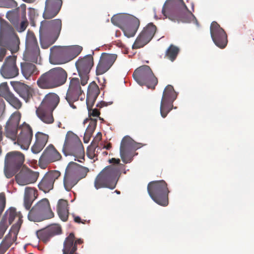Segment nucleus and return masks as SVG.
Returning a JSON list of instances; mask_svg holds the SVG:
<instances>
[{
    "label": "nucleus",
    "instance_id": "obj_1",
    "mask_svg": "<svg viewBox=\"0 0 254 254\" xmlns=\"http://www.w3.org/2000/svg\"><path fill=\"white\" fill-rule=\"evenodd\" d=\"M19 39L13 28L4 20L0 18V62L5 56L7 50L12 54L19 50Z\"/></svg>",
    "mask_w": 254,
    "mask_h": 254
},
{
    "label": "nucleus",
    "instance_id": "obj_2",
    "mask_svg": "<svg viewBox=\"0 0 254 254\" xmlns=\"http://www.w3.org/2000/svg\"><path fill=\"white\" fill-rule=\"evenodd\" d=\"M113 165L105 168L96 177L94 186L96 189L108 188L111 190L115 188L120 175V159L114 158L109 160Z\"/></svg>",
    "mask_w": 254,
    "mask_h": 254
},
{
    "label": "nucleus",
    "instance_id": "obj_3",
    "mask_svg": "<svg viewBox=\"0 0 254 254\" xmlns=\"http://www.w3.org/2000/svg\"><path fill=\"white\" fill-rule=\"evenodd\" d=\"M67 77V72L64 69L55 67L42 74L38 79L37 84L41 89H53L64 84Z\"/></svg>",
    "mask_w": 254,
    "mask_h": 254
},
{
    "label": "nucleus",
    "instance_id": "obj_4",
    "mask_svg": "<svg viewBox=\"0 0 254 254\" xmlns=\"http://www.w3.org/2000/svg\"><path fill=\"white\" fill-rule=\"evenodd\" d=\"M60 102L59 96L55 93L45 95L36 110L37 117L44 123L52 124L54 122L53 112Z\"/></svg>",
    "mask_w": 254,
    "mask_h": 254
},
{
    "label": "nucleus",
    "instance_id": "obj_5",
    "mask_svg": "<svg viewBox=\"0 0 254 254\" xmlns=\"http://www.w3.org/2000/svg\"><path fill=\"white\" fill-rule=\"evenodd\" d=\"M147 191L151 198L156 203L163 206L168 205V194L170 191L165 181L150 182L147 185Z\"/></svg>",
    "mask_w": 254,
    "mask_h": 254
},
{
    "label": "nucleus",
    "instance_id": "obj_6",
    "mask_svg": "<svg viewBox=\"0 0 254 254\" xmlns=\"http://www.w3.org/2000/svg\"><path fill=\"white\" fill-rule=\"evenodd\" d=\"M62 151L65 156H73L79 159L84 157V150L79 137L71 131H67Z\"/></svg>",
    "mask_w": 254,
    "mask_h": 254
},
{
    "label": "nucleus",
    "instance_id": "obj_7",
    "mask_svg": "<svg viewBox=\"0 0 254 254\" xmlns=\"http://www.w3.org/2000/svg\"><path fill=\"white\" fill-rule=\"evenodd\" d=\"M24 155L19 151L8 152L4 158V172L6 178H11L24 167Z\"/></svg>",
    "mask_w": 254,
    "mask_h": 254
},
{
    "label": "nucleus",
    "instance_id": "obj_8",
    "mask_svg": "<svg viewBox=\"0 0 254 254\" xmlns=\"http://www.w3.org/2000/svg\"><path fill=\"white\" fill-rule=\"evenodd\" d=\"M82 50V47L80 46H74L69 48L54 46L50 49L51 54L55 61V64L67 63L77 57Z\"/></svg>",
    "mask_w": 254,
    "mask_h": 254
},
{
    "label": "nucleus",
    "instance_id": "obj_9",
    "mask_svg": "<svg viewBox=\"0 0 254 254\" xmlns=\"http://www.w3.org/2000/svg\"><path fill=\"white\" fill-rule=\"evenodd\" d=\"M54 216L51 210L49 201L44 198L38 201L29 211L28 218L29 220L40 222L45 219H51Z\"/></svg>",
    "mask_w": 254,
    "mask_h": 254
},
{
    "label": "nucleus",
    "instance_id": "obj_10",
    "mask_svg": "<svg viewBox=\"0 0 254 254\" xmlns=\"http://www.w3.org/2000/svg\"><path fill=\"white\" fill-rule=\"evenodd\" d=\"M133 77L141 86L145 85L148 88L154 89L158 84V79L150 67L147 65L140 66L133 72Z\"/></svg>",
    "mask_w": 254,
    "mask_h": 254
},
{
    "label": "nucleus",
    "instance_id": "obj_11",
    "mask_svg": "<svg viewBox=\"0 0 254 254\" xmlns=\"http://www.w3.org/2000/svg\"><path fill=\"white\" fill-rule=\"evenodd\" d=\"M141 147V144L135 142L128 136H125L122 140L120 145V156L123 162L130 163L134 156V152Z\"/></svg>",
    "mask_w": 254,
    "mask_h": 254
},
{
    "label": "nucleus",
    "instance_id": "obj_12",
    "mask_svg": "<svg viewBox=\"0 0 254 254\" xmlns=\"http://www.w3.org/2000/svg\"><path fill=\"white\" fill-rule=\"evenodd\" d=\"M93 65L94 60L91 55H88L82 58L79 59L75 63V66L82 86L87 83L89 74Z\"/></svg>",
    "mask_w": 254,
    "mask_h": 254
},
{
    "label": "nucleus",
    "instance_id": "obj_13",
    "mask_svg": "<svg viewBox=\"0 0 254 254\" xmlns=\"http://www.w3.org/2000/svg\"><path fill=\"white\" fill-rule=\"evenodd\" d=\"M26 52L24 57L26 61L36 63L40 55V49L33 32L28 30L26 38Z\"/></svg>",
    "mask_w": 254,
    "mask_h": 254
},
{
    "label": "nucleus",
    "instance_id": "obj_14",
    "mask_svg": "<svg viewBox=\"0 0 254 254\" xmlns=\"http://www.w3.org/2000/svg\"><path fill=\"white\" fill-rule=\"evenodd\" d=\"M177 97V94L173 86L167 85L164 89L160 105V113L163 118H165L172 109L173 103Z\"/></svg>",
    "mask_w": 254,
    "mask_h": 254
},
{
    "label": "nucleus",
    "instance_id": "obj_15",
    "mask_svg": "<svg viewBox=\"0 0 254 254\" xmlns=\"http://www.w3.org/2000/svg\"><path fill=\"white\" fill-rule=\"evenodd\" d=\"M79 80L77 77L70 78V82L65 96V99L73 109H76V107L73 104L74 102L77 101L80 96L83 92L81 90Z\"/></svg>",
    "mask_w": 254,
    "mask_h": 254
},
{
    "label": "nucleus",
    "instance_id": "obj_16",
    "mask_svg": "<svg viewBox=\"0 0 254 254\" xmlns=\"http://www.w3.org/2000/svg\"><path fill=\"white\" fill-rule=\"evenodd\" d=\"M156 30L155 25L152 23H149L136 38L132 45V49H137L144 47L151 41Z\"/></svg>",
    "mask_w": 254,
    "mask_h": 254
},
{
    "label": "nucleus",
    "instance_id": "obj_17",
    "mask_svg": "<svg viewBox=\"0 0 254 254\" xmlns=\"http://www.w3.org/2000/svg\"><path fill=\"white\" fill-rule=\"evenodd\" d=\"M184 9L188 10V7L183 0H167L162 8V12L166 18L168 17L171 20Z\"/></svg>",
    "mask_w": 254,
    "mask_h": 254
},
{
    "label": "nucleus",
    "instance_id": "obj_18",
    "mask_svg": "<svg viewBox=\"0 0 254 254\" xmlns=\"http://www.w3.org/2000/svg\"><path fill=\"white\" fill-rule=\"evenodd\" d=\"M20 133L17 135L16 142L24 150H27L31 144L33 137L31 127L27 123H23L19 127Z\"/></svg>",
    "mask_w": 254,
    "mask_h": 254
},
{
    "label": "nucleus",
    "instance_id": "obj_19",
    "mask_svg": "<svg viewBox=\"0 0 254 254\" xmlns=\"http://www.w3.org/2000/svg\"><path fill=\"white\" fill-rule=\"evenodd\" d=\"M210 34L213 41L217 47L223 49L226 46L228 42L227 34L215 21L211 23Z\"/></svg>",
    "mask_w": 254,
    "mask_h": 254
},
{
    "label": "nucleus",
    "instance_id": "obj_20",
    "mask_svg": "<svg viewBox=\"0 0 254 254\" xmlns=\"http://www.w3.org/2000/svg\"><path fill=\"white\" fill-rule=\"evenodd\" d=\"M61 173L58 170H51L47 172L38 184L39 190L48 192L54 188L55 183L61 177Z\"/></svg>",
    "mask_w": 254,
    "mask_h": 254
},
{
    "label": "nucleus",
    "instance_id": "obj_21",
    "mask_svg": "<svg viewBox=\"0 0 254 254\" xmlns=\"http://www.w3.org/2000/svg\"><path fill=\"white\" fill-rule=\"evenodd\" d=\"M16 57L8 56L0 68V73L5 78H13L18 75L19 70L16 65Z\"/></svg>",
    "mask_w": 254,
    "mask_h": 254
},
{
    "label": "nucleus",
    "instance_id": "obj_22",
    "mask_svg": "<svg viewBox=\"0 0 254 254\" xmlns=\"http://www.w3.org/2000/svg\"><path fill=\"white\" fill-rule=\"evenodd\" d=\"M117 57L116 54L103 53L96 66V75H102L106 72L113 65Z\"/></svg>",
    "mask_w": 254,
    "mask_h": 254
},
{
    "label": "nucleus",
    "instance_id": "obj_23",
    "mask_svg": "<svg viewBox=\"0 0 254 254\" xmlns=\"http://www.w3.org/2000/svg\"><path fill=\"white\" fill-rule=\"evenodd\" d=\"M38 174L25 166L21 168L20 172L15 175L16 182L19 185L24 186L33 183L37 180Z\"/></svg>",
    "mask_w": 254,
    "mask_h": 254
},
{
    "label": "nucleus",
    "instance_id": "obj_24",
    "mask_svg": "<svg viewBox=\"0 0 254 254\" xmlns=\"http://www.w3.org/2000/svg\"><path fill=\"white\" fill-rule=\"evenodd\" d=\"M22 217L20 212L17 211L15 208L11 207L5 211L2 219H4L6 222L7 221L8 225L15 222V223L12 226L10 230H14V229L16 228L17 231H19L23 222Z\"/></svg>",
    "mask_w": 254,
    "mask_h": 254
},
{
    "label": "nucleus",
    "instance_id": "obj_25",
    "mask_svg": "<svg viewBox=\"0 0 254 254\" xmlns=\"http://www.w3.org/2000/svg\"><path fill=\"white\" fill-rule=\"evenodd\" d=\"M62 0H46L43 14L45 19H50L55 17L61 10Z\"/></svg>",
    "mask_w": 254,
    "mask_h": 254
},
{
    "label": "nucleus",
    "instance_id": "obj_26",
    "mask_svg": "<svg viewBox=\"0 0 254 254\" xmlns=\"http://www.w3.org/2000/svg\"><path fill=\"white\" fill-rule=\"evenodd\" d=\"M11 84L14 91L26 103L29 102L32 99L35 94L33 88L25 83L18 81L13 82Z\"/></svg>",
    "mask_w": 254,
    "mask_h": 254
},
{
    "label": "nucleus",
    "instance_id": "obj_27",
    "mask_svg": "<svg viewBox=\"0 0 254 254\" xmlns=\"http://www.w3.org/2000/svg\"><path fill=\"white\" fill-rule=\"evenodd\" d=\"M62 27V22L60 19H55L49 21H43L40 28L41 30L46 31L52 35L59 37Z\"/></svg>",
    "mask_w": 254,
    "mask_h": 254
},
{
    "label": "nucleus",
    "instance_id": "obj_28",
    "mask_svg": "<svg viewBox=\"0 0 254 254\" xmlns=\"http://www.w3.org/2000/svg\"><path fill=\"white\" fill-rule=\"evenodd\" d=\"M0 95L13 108L18 110L22 106L21 102L11 92L6 84L0 85Z\"/></svg>",
    "mask_w": 254,
    "mask_h": 254
},
{
    "label": "nucleus",
    "instance_id": "obj_29",
    "mask_svg": "<svg viewBox=\"0 0 254 254\" xmlns=\"http://www.w3.org/2000/svg\"><path fill=\"white\" fill-rule=\"evenodd\" d=\"M139 24L140 22L138 19L130 15L126 22L121 27V29L123 31L125 35L128 38H130L135 35Z\"/></svg>",
    "mask_w": 254,
    "mask_h": 254
},
{
    "label": "nucleus",
    "instance_id": "obj_30",
    "mask_svg": "<svg viewBox=\"0 0 254 254\" xmlns=\"http://www.w3.org/2000/svg\"><path fill=\"white\" fill-rule=\"evenodd\" d=\"M62 158L61 154L53 145H49L44 151L40 160L46 163L54 162L60 160Z\"/></svg>",
    "mask_w": 254,
    "mask_h": 254
},
{
    "label": "nucleus",
    "instance_id": "obj_31",
    "mask_svg": "<svg viewBox=\"0 0 254 254\" xmlns=\"http://www.w3.org/2000/svg\"><path fill=\"white\" fill-rule=\"evenodd\" d=\"M18 232L16 228L14 230H10L0 244V254H3L16 241Z\"/></svg>",
    "mask_w": 254,
    "mask_h": 254
},
{
    "label": "nucleus",
    "instance_id": "obj_32",
    "mask_svg": "<svg viewBox=\"0 0 254 254\" xmlns=\"http://www.w3.org/2000/svg\"><path fill=\"white\" fill-rule=\"evenodd\" d=\"M100 92L99 88L94 81L90 83L88 87L86 97V105L88 108L93 106Z\"/></svg>",
    "mask_w": 254,
    "mask_h": 254
},
{
    "label": "nucleus",
    "instance_id": "obj_33",
    "mask_svg": "<svg viewBox=\"0 0 254 254\" xmlns=\"http://www.w3.org/2000/svg\"><path fill=\"white\" fill-rule=\"evenodd\" d=\"M40 42L43 49H47L53 45L58 39V37L52 35L46 31L41 30L40 28Z\"/></svg>",
    "mask_w": 254,
    "mask_h": 254
},
{
    "label": "nucleus",
    "instance_id": "obj_34",
    "mask_svg": "<svg viewBox=\"0 0 254 254\" xmlns=\"http://www.w3.org/2000/svg\"><path fill=\"white\" fill-rule=\"evenodd\" d=\"M79 178H77L73 171H66L64 178V185L67 191L71 189L78 183Z\"/></svg>",
    "mask_w": 254,
    "mask_h": 254
},
{
    "label": "nucleus",
    "instance_id": "obj_35",
    "mask_svg": "<svg viewBox=\"0 0 254 254\" xmlns=\"http://www.w3.org/2000/svg\"><path fill=\"white\" fill-rule=\"evenodd\" d=\"M75 237L73 233H70L65 239L63 250V254H78L76 253L77 247L74 243Z\"/></svg>",
    "mask_w": 254,
    "mask_h": 254
},
{
    "label": "nucleus",
    "instance_id": "obj_36",
    "mask_svg": "<svg viewBox=\"0 0 254 254\" xmlns=\"http://www.w3.org/2000/svg\"><path fill=\"white\" fill-rule=\"evenodd\" d=\"M37 190L33 188H26L24 193V205L27 210H29L34 200L36 198Z\"/></svg>",
    "mask_w": 254,
    "mask_h": 254
},
{
    "label": "nucleus",
    "instance_id": "obj_37",
    "mask_svg": "<svg viewBox=\"0 0 254 254\" xmlns=\"http://www.w3.org/2000/svg\"><path fill=\"white\" fill-rule=\"evenodd\" d=\"M88 122H89V123L85 132L83 138L84 142L85 143H88L90 140L91 136H92V134L94 132V130L96 127L97 119L92 118H87L85 120H84L83 124H85L86 123H87Z\"/></svg>",
    "mask_w": 254,
    "mask_h": 254
},
{
    "label": "nucleus",
    "instance_id": "obj_38",
    "mask_svg": "<svg viewBox=\"0 0 254 254\" xmlns=\"http://www.w3.org/2000/svg\"><path fill=\"white\" fill-rule=\"evenodd\" d=\"M68 202L66 200L61 199L57 205V212L59 217L63 221H66L68 217Z\"/></svg>",
    "mask_w": 254,
    "mask_h": 254
},
{
    "label": "nucleus",
    "instance_id": "obj_39",
    "mask_svg": "<svg viewBox=\"0 0 254 254\" xmlns=\"http://www.w3.org/2000/svg\"><path fill=\"white\" fill-rule=\"evenodd\" d=\"M186 10V12H183V10H181L180 13L175 15L171 20L174 22H190L195 19L194 15L188 9Z\"/></svg>",
    "mask_w": 254,
    "mask_h": 254
},
{
    "label": "nucleus",
    "instance_id": "obj_40",
    "mask_svg": "<svg viewBox=\"0 0 254 254\" xmlns=\"http://www.w3.org/2000/svg\"><path fill=\"white\" fill-rule=\"evenodd\" d=\"M21 70L23 76L27 79L32 74L38 73L36 67L34 64L26 62L21 63Z\"/></svg>",
    "mask_w": 254,
    "mask_h": 254
},
{
    "label": "nucleus",
    "instance_id": "obj_41",
    "mask_svg": "<svg viewBox=\"0 0 254 254\" xmlns=\"http://www.w3.org/2000/svg\"><path fill=\"white\" fill-rule=\"evenodd\" d=\"M18 129L19 127L5 124L4 134L12 140L16 141L17 138Z\"/></svg>",
    "mask_w": 254,
    "mask_h": 254
},
{
    "label": "nucleus",
    "instance_id": "obj_42",
    "mask_svg": "<svg viewBox=\"0 0 254 254\" xmlns=\"http://www.w3.org/2000/svg\"><path fill=\"white\" fill-rule=\"evenodd\" d=\"M179 52L178 47L171 45L167 50L165 53V57L173 62L177 58Z\"/></svg>",
    "mask_w": 254,
    "mask_h": 254
},
{
    "label": "nucleus",
    "instance_id": "obj_43",
    "mask_svg": "<svg viewBox=\"0 0 254 254\" xmlns=\"http://www.w3.org/2000/svg\"><path fill=\"white\" fill-rule=\"evenodd\" d=\"M21 117V113L19 111H15L11 115L6 125L19 127Z\"/></svg>",
    "mask_w": 254,
    "mask_h": 254
},
{
    "label": "nucleus",
    "instance_id": "obj_44",
    "mask_svg": "<svg viewBox=\"0 0 254 254\" xmlns=\"http://www.w3.org/2000/svg\"><path fill=\"white\" fill-rule=\"evenodd\" d=\"M130 15H115L111 18L112 23L116 26L121 27L122 24H125Z\"/></svg>",
    "mask_w": 254,
    "mask_h": 254
},
{
    "label": "nucleus",
    "instance_id": "obj_45",
    "mask_svg": "<svg viewBox=\"0 0 254 254\" xmlns=\"http://www.w3.org/2000/svg\"><path fill=\"white\" fill-rule=\"evenodd\" d=\"M37 236L40 241L45 243H47L52 237L46 228L38 231L37 232Z\"/></svg>",
    "mask_w": 254,
    "mask_h": 254
},
{
    "label": "nucleus",
    "instance_id": "obj_46",
    "mask_svg": "<svg viewBox=\"0 0 254 254\" xmlns=\"http://www.w3.org/2000/svg\"><path fill=\"white\" fill-rule=\"evenodd\" d=\"M47 231L49 233L52 237L60 234L62 232L61 227L56 224H52L46 228Z\"/></svg>",
    "mask_w": 254,
    "mask_h": 254
},
{
    "label": "nucleus",
    "instance_id": "obj_47",
    "mask_svg": "<svg viewBox=\"0 0 254 254\" xmlns=\"http://www.w3.org/2000/svg\"><path fill=\"white\" fill-rule=\"evenodd\" d=\"M35 138L36 142L45 146L48 142L49 136L47 134L38 132L35 134Z\"/></svg>",
    "mask_w": 254,
    "mask_h": 254
},
{
    "label": "nucleus",
    "instance_id": "obj_48",
    "mask_svg": "<svg viewBox=\"0 0 254 254\" xmlns=\"http://www.w3.org/2000/svg\"><path fill=\"white\" fill-rule=\"evenodd\" d=\"M0 6L12 8L17 6V3L14 0H0Z\"/></svg>",
    "mask_w": 254,
    "mask_h": 254
},
{
    "label": "nucleus",
    "instance_id": "obj_49",
    "mask_svg": "<svg viewBox=\"0 0 254 254\" xmlns=\"http://www.w3.org/2000/svg\"><path fill=\"white\" fill-rule=\"evenodd\" d=\"M20 16L19 13L16 8L14 9L9 10L6 13V18L11 22H14Z\"/></svg>",
    "mask_w": 254,
    "mask_h": 254
},
{
    "label": "nucleus",
    "instance_id": "obj_50",
    "mask_svg": "<svg viewBox=\"0 0 254 254\" xmlns=\"http://www.w3.org/2000/svg\"><path fill=\"white\" fill-rule=\"evenodd\" d=\"M73 172L77 178H79V181L86 176L87 173L89 172V169L85 167H81L77 170Z\"/></svg>",
    "mask_w": 254,
    "mask_h": 254
},
{
    "label": "nucleus",
    "instance_id": "obj_51",
    "mask_svg": "<svg viewBox=\"0 0 254 254\" xmlns=\"http://www.w3.org/2000/svg\"><path fill=\"white\" fill-rule=\"evenodd\" d=\"M8 225L7 222L4 219H2L0 222V239L4 235Z\"/></svg>",
    "mask_w": 254,
    "mask_h": 254
},
{
    "label": "nucleus",
    "instance_id": "obj_52",
    "mask_svg": "<svg viewBox=\"0 0 254 254\" xmlns=\"http://www.w3.org/2000/svg\"><path fill=\"white\" fill-rule=\"evenodd\" d=\"M44 147L45 146L35 141L31 147V150L33 153L37 154L39 153L44 148Z\"/></svg>",
    "mask_w": 254,
    "mask_h": 254
},
{
    "label": "nucleus",
    "instance_id": "obj_53",
    "mask_svg": "<svg viewBox=\"0 0 254 254\" xmlns=\"http://www.w3.org/2000/svg\"><path fill=\"white\" fill-rule=\"evenodd\" d=\"M87 107L88 110L89 117V119L91 118V117H98L100 115V113L98 109H92V107L88 108L87 106Z\"/></svg>",
    "mask_w": 254,
    "mask_h": 254
},
{
    "label": "nucleus",
    "instance_id": "obj_54",
    "mask_svg": "<svg viewBox=\"0 0 254 254\" xmlns=\"http://www.w3.org/2000/svg\"><path fill=\"white\" fill-rule=\"evenodd\" d=\"M22 19L23 20L21 22L20 25L17 28V31L19 32L24 31L26 29L28 25V22L26 19V18Z\"/></svg>",
    "mask_w": 254,
    "mask_h": 254
},
{
    "label": "nucleus",
    "instance_id": "obj_55",
    "mask_svg": "<svg viewBox=\"0 0 254 254\" xmlns=\"http://www.w3.org/2000/svg\"><path fill=\"white\" fill-rule=\"evenodd\" d=\"M17 9L19 13V15H21V18L22 19H25L26 9V6L25 4L23 3L21 4L20 7H17Z\"/></svg>",
    "mask_w": 254,
    "mask_h": 254
},
{
    "label": "nucleus",
    "instance_id": "obj_56",
    "mask_svg": "<svg viewBox=\"0 0 254 254\" xmlns=\"http://www.w3.org/2000/svg\"><path fill=\"white\" fill-rule=\"evenodd\" d=\"M95 150L96 148H93L92 146L87 148V154L90 159H93L97 156L95 153Z\"/></svg>",
    "mask_w": 254,
    "mask_h": 254
},
{
    "label": "nucleus",
    "instance_id": "obj_57",
    "mask_svg": "<svg viewBox=\"0 0 254 254\" xmlns=\"http://www.w3.org/2000/svg\"><path fill=\"white\" fill-rule=\"evenodd\" d=\"M5 110V105L3 101L0 102V121L2 120L4 117Z\"/></svg>",
    "mask_w": 254,
    "mask_h": 254
},
{
    "label": "nucleus",
    "instance_id": "obj_58",
    "mask_svg": "<svg viewBox=\"0 0 254 254\" xmlns=\"http://www.w3.org/2000/svg\"><path fill=\"white\" fill-rule=\"evenodd\" d=\"M73 217H74V222L77 223H79H79L86 224V223H89V221H86V220H82L79 216L73 215Z\"/></svg>",
    "mask_w": 254,
    "mask_h": 254
},
{
    "label": "nucleus",
    "instance_id": "obj_59",
    "mask_svg": "<svg viewBox=\"0 0 254 254\" xmlns=\"http://www.w3.org/2000/svg\"><path fill=\"white\" fill-rule=\"evenodd\" d=\"M102 139V134L101 132H98L96 136L94 138L93 142L95 145L98 146L99 142Z\"/></svg>",
    "mask_w": 254,
    "mask_h": 254
},
{
    "label": "nucleus",
    "instance_id": "obj_60",
    "mask_svg": "<svg viewBox=\"0 0 254 254\" xmlns=\"http://www.w3.org/2000/svg\"><path fill=\"white\" fill-rule=\"evenodd\" d=\"M106 106H107V104L104 101H102L100 103L97 104L96 105L97 107L99 108Z\"/></svg>",
    "mask_w": 254,
    "mask_h": 254
},
{
    "label": "nucleus",
    "instance_id": "obj_61",
    "mask_svg": "<svg viewBox=\"0 0 254 254\" xmlns=\"http://www.w3.org/2000/svg\"><path fill=\"white\" fill-rule=\"evenodd\" d=\"M82 243L83 241L80 239H77L76 241L74 240V243L76 247L77 244H81Z\"/></svg>",
    "mask_w": 254,
    "mask_h": 254
},
{
    "label": "nucleus",
    "instance_id": "obj_62",
    "mask_svg": "<svg viewBox=\"0 0 254 254\" xmlns=\"http://www.w3.org/2000/svg\"><path fill=\"white\" fill-rule=\"evenodd\" d=\"M111 147V144L110 143L107 144V145L106 146V149H109Z\"/></svg>",
    "mask_w": 254,
    "mask_h": 254
},
{
    "label": "nucleus",
    "instance_id": "obj_63",
    "mask_svg": "<svg viewBox=\"0 0 254 254\" xmlns=\"http://www.w3.org/2000/svg\"><path fill=\"white\" fill-rule=\"evenodd\" d=\"M117 45H118V46H119V47H122V46H123V44H122L121 42H120V43H118V44H117Z\"/></svg>",
    "mask_w": 254,
    "mask_h": 254
},
{
    "label": "nucleus",
    "instance_id": "obj_64",
    "mask_svg": "<svg viewBox=\"0 0 254 254\" xmlns=\"http://www.w3.org/2000/svg\"><path fill=\"white\" fill-rule=\"evenodd\" d=\"M252 42L254 43V36L252 38Z\"/></svg>",
    "mask_w": 254,
    "mask_h": 254
}]
</instances>
